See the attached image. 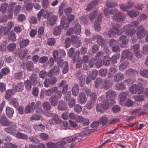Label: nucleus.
<instances>
[{"instance_id":"nucleus-1","label":"nucleus","mask_w":148,"mask_h":148,"mask_svg":"<svg viewBox=\"0 0 148 148\" xmlns=\"http://www.w3.org/2000/svg\"><path fill=\"white\" fill-rule=\"evenodd\" d=\"M80 136L81 134H77L72 136L65 138V139L67 143H71L70 146L71 148H72L79 141V137Z\"/></svg>"},{"instance_id":"nucleus-2","label":"nucleus","mask_w":148,"mask_h":148,"mask_svg":"<svg viewBox=\"0 0 148 148\" xmlns=\"http://www.w3.org/2000/svg\"><path fill=\"white\" fill-rule=\"evenodd\" d=\"M116 97V94L115 92L112 90H109L106 92V100H104L106 101V103H108V104H110L112 105L115 103L114 99Z\"/></svg>"},{"instance_id":"nucleus-3","label":"nucleus","mask_w":148,"mask_h":148,"mask_svg":"<svg viewBox=\"0 0 148 148\" xmlns=\"http://www.w3.org/2000/svg\"><path fill=\"white\" fill-rule=\"evenodd\" d=\"M46 114L48 116L53 117L49 121L48 123L50 125H56L60 123V117L57 115L52 113L47 112H46Z\"/></svg>"},{"instance_id":"nucleus-4","label":"nucleus","mask_w":148,"mask_h":148,"mask_svg":"<svg viewBox=\"0 0 148 148\" xmlns=\"http://www.w3.org/2000/svg\"><path fill=\"white\" fill-rule=\"evenodd\" d=\"M112 27L110 29L108 33V35L110 37H113L116 34L120 35L121 33L119 32V29L120 25L116 23H114L112 25Z\"/></svg>"},{"instance_id":"nucleus-5","label":"nucleus","mask_w":148,"mask_h":148,"mask_svg":"<svg viewBox=\"0 0 148 148\" xmlns=\"http://www.w3.org/2000/svg\"><path fill=\"white\" fill-rule=\"evenodd\" d=\"M97 95L96 93H93L90 100L88 101L85 106V107L88 110L91 109L93 106L96 103Z\"/></svg>"},{"instance_id":"nucleus-6","label":"nucleus","mask_w":148,"mask_h":148,"mask_svg":"<svg viewBox=\"0 0 148 148\" xmlns=\"http://www.w3.org/2000/svg\"><path fill=\"white\" fill-rule=\"evenodd\" d=\"M129 91L131 93L133 94H141L143 92V89L141 86L134 84L130 87Z\"/></svg>"},{"instance_id":"nucleus-7","label":"nucleus","mask_w":148,"mask_h":148,"mask_svg":"<svg viewBox=\"0 0 148 148\" xmlns=\"http://www.w3.org/2000/svg\"><path fill=\"white\" fill-rule=\"evenodd\" d=\"M40 106V103L38 101L36 104L34 102H32L31 104H29L25 109V112L27 114L30 112H32L34 111L35 108L39 107Z\"/></svg>"},{"instance_id":"nucleus-8","label":"nucleus","mask_w":148,"mask_h":148,"mask_svg":"<svg viewBox=\"0 0 148 148\" xmlns=\"http://www.w3.org/2000/svg\"><path fill=\"white\" fill-rule=\"evenodd\" d=\"M102 104L99 103L96 106V110L97 111L103 112L105 110L108 109L109 107V105L106 101L103 100Z\"/></svg>"},{"instance_id":"nucleus-9","label":"nucleus","mask_w":148,"mask_h":148,"mask_svg":"<svg viewBox=\"0 0 148 148\" xmlns=\"http://www.w3.org/2000/svg\"><path fill=\"white\" fill-rule=\"evenodd\" d=\"M147 32L143 26L140 25L137 29L136 35L138 39H143L146 34Z\"/></svg>"},{"instance_id":"nucleus-10","label":"nucleus","mask_w":148,"mask_h":148,"mask_svg":"<svg viewBox=\"0 0 148 148\" xmlns=\"http://www.w3.org/2000/svg\"><path fill=\"white\" fill-rule=\"evenodd\" d=\"M71 40L72 44L76 48L79 47L82 45V41L79 36L73 35L71 37Z\"/></svg>"},{"instance_id":"nucleus-11","label":"nucleus","mask_w":148,"mask_h":148,"mask_svg":"<svg viewBox=\"0 0 148 148\" xmlns=\"http://www.w3.org/2000/svg\"><path fill=\"white\" fill-rule=\"evenodd\" d=\"M49 79H46L44 82V84L45 87H48L50 85L53 86L57 82V79L54 77H51Z\"/></svg>"},{"instance_id":"nucleus-12","label":"nucleus","mask_w":148,"mask_h":148,"mask_svg":"<svg viewBox=\"0 0 148 148\" xmlns=\"http://www.w3.org/2000/svg\"><path fill=\"white\" fill-rule=\"evenodd\" d=\"M92 39L93 41L96 39L97 43L101 46L103 47L104 46L105 41L101 36L97 34H95L92 36Z\"/></svg>"},{"instance_id":"nucleus-13","label":"nucleus","mask_w":148,"mask_h":148,"mask_svg":"<svg viewBox=\"0 0 148 148\" xmlns=\"http://www.w3.org/2000/svg\"><path fill=\"white\" fill-rule=\"evenodd\" d=\"M129 96V92L127 91L121 93L119 96L120 104L121 105H123Z\"/></svg>"},{"instance_id":"nucleus-14","label":"nucleus","mask_w":148,"mask_h":148,"mask_svg":"<svg viewBox=\"0 0 148 148\" xmlns=\"http://www.w3.org/2000/svg\"><path fill=\"white\" fill-rule=\"evenodd\" d=\"M102 18V14H99L98 15L97 18L95 21L94 23V27L95 30L99 31L100 30V22H101Z\"/></svg>"},{"instance_id":"nucleus-15","label":"nucleus","mask_w":148,"mask_h":148,"mask_svg":"<svg viewBox=\"0 0 148 148\" xmlns=\"http://www.w3.org/2000/svg\"><path fill=\"white\" fill-rule=\"evenodd\" d=\"M60 69L58 67L55 66L54 67L51 69L49 71L48 76L51 77L53 75H57L60 73Z\"/></svg>"},{"instance_id":"nucleus-16","label":"nucleus","mask_w":148,"mask_h":148,"mask_svg":"<svg viewBox=\"0 0 148 148\" xmlns=\"http://www.w3.org/2000/svg\"><path fill=\"white\" fill-rule=\"evenodd\" d=\"M28 80L31 83L32 85L35 86L38 83L37 75L34 73L32 74L29 77Z\"/></svg>"},{"instance_id":"nucleus-17","label":"nucleus","mask_w":148,"mask_h":148,"mask_svg":"<svg viewBox=\"0 0 148 148\" xmlns=\"http://www.w3.org/2000/svg\"><path fill=\"white\" fill-rule=\"evenodd\" d=\"M41 16H43V18L45 19H47L49 17V14L47 12H45L44 9H42L37 14L38 18L39 21L40 20Z\"/></svg>"},{"instance_id":"nucleus-18","label":"nucleus","mask_w":148,"mask_h":148,"mask_svg":"<svg viewBox=\"0 0 148 148\" xmlns=\"http://www.w3.org/2000/svg\"><path fill=\"white\" fill-rule=\"evenodd\" d=\"M0 123L3 126H8L10 125V122L5 116H2L0 117Z\"/></svg>"},{"instance_id":"nucleus-19","label":"nucleus","mask_w":148,"mask_h":148,"mask_svg":"<svg viewBox=\"0 0 148 148\" xmlns=\"http://www.w3.org/2000/svg\"><path fill=\"white\" fill-rule=\"evenodd\" d=\"M112 18L113 19H115L118 22H121L124 21L125 16L121 13L119 12L112 16Z\"/></svg>"},{"instance_id":"nucleus-20","label":"nucleus","mask_w":148,"mask_h":148,"mask_svg":"<svg viewBox=\"0 0 148 148\" xmlns=\"http://www.w3.org/2000/svg\"><path fill=\"white\" fill-rule=\"evenodd\" d=\"M98 2V1L96 0L90 2L87 5L86 8L87 11H89L91 10L94 8L95 7Z\"/></svg>"},{"instance_id":"nucleus-21","label":"nucleus","mask_w":148,"mask_h":148,"mask_svg":"<svg viewBox=\"0 0 148 148\" xmlns=\"http://www.w3.org/2000/svg\"><path fill=\"white\" fill-rule=\"evenodd\" d=\"M68 108L67 104L62 100H60L58 104V109L59 110H64Z\"/></svg>"},{"instance_id":"nucleus-22","label":"nucleus","mask_w":148,"mask_h":148,"mask_svg":"<svg viewBox=\"0 0 148 148\" xmlns=\"http://www.w3.org/2000/svg\"><path fill=\"white\" fill-rule=\"evenodd\" d=\"M125 74L128 76H133L138 74L137 71L136 69L130 68L125 72Z\"/></svg>"},{"instance_id":"nucleus-23","label":"nucleus","mask_w":148,"mask_h":148,"mask_svg":"<svg viewBox=\"0 0 148 148\" xmlns=\"http://www.w3.org/2000/svg\"><path fill=\"white\" fill-rule=\"evenodd\" d=\"M79 102L82 104L84 103L87 101L85 94L83 92H81L78 97Z\"/></svg>"},{"instance_id":"nucleus-24","label":"nucleus","mask_w":148,"mask_h":148,"mask_svg":"<svg viewBox=\"0 0 148 148\" xmlns=\"http://www.w3.org/2000/svg\"><path fill=\"white\" fill-rule=\"evenodd\" d=\"M119 40L120 41H121L122 43L120 45L121 47H125V45L127 44L128 42V40L126 36L125 35H122L119 38Z\"/></svg>"},{"instance_id":"nucleus-25","label":"nucleus","mask_w":148,"mask_h":148,"mask_svg":"<svg viewBox=\"0 0 148 148\" xmlns=\"http://www.w3.org/2000/svg\"><path fill=\"white\" fill-rule=\"evenodd\" d=\"M117 71L116 67L114 66L111 67L109 69V72L108 74V78H112L115 73Z\"/></svg>"},{"instance_id":"nucleus-26","label":"nucleus","mask_w":148,"mask_h":148,"mask_svg":"<svg viewBox=\"0 0 148 148\" xmlns=\"http://www.w3.org/2000/svg\"><path fill=\"white\" fill-rule=\"evenodd\" d=\"M29 40L28 39L23 38L19 43V46L21 48H24L29 45Z\"/></svg>"},{"instance_id":"nucleus-27","label":"nucleus","mask_w":148,"mask_h":148,"mask_svg":"<svg viewBox=\"0 0 148 148\" xmlns=\"http://www.w3.org/2000/svg\"><path fill=\"white\" fill-rule=\"evenodd\" d=\"M58 89L57 87H53L51 88L46 90L45 91V95L47 96H49L54 93Z\"/></svg>"},{"instance_id":"nucleus-28","label":"nucleus","mask_w":148,"mask_h":148,"mask_svg":"<svg viewBox=\"0 0 148 148\" xmlns=\"http://www.w3.org/2000/svg\"><path fill=\"white\" fill-rule=\"evenodd\" d=\"M62 29L61 26L55 27L53 29V34L55 36L60 35Z\"/></svg>"},{"instance_id":"nucleus-29","label":"nucleus","mask_w":148,"mask_h":148,"mask_svg":"<svg viewBox=\"0 0 148 148\" xmlns=\"http://www.w3.org/2000/svg\"><path fill=\"white\" fill-rule=\"evenodd\" d=\"M114 77V81L116 82H118L119 81L123 79L124 76L122 73H116Z\"/></svg>"},{"instance_id":"nucleus-30","label":"nucleus","mask_w":148,"mask_h":148,"mask_svg":"<svg viewBox=\"0 0 148 148\" xmlns=\"http://www.w3.org/2000/svg\"><path fill=\"white\" fill-rule=\"evenodd\" d=\"M24 84L23 82H18L14 88V90L16 92H21L23 89Z\"/></svg>"},{"instance_id":"nucleus-31","label":"nucleus","mask_w":148,"mask_h":148,"mask_svg":"<svg viewBox=\"0 0 148 148\" xmlns=\"http://www.w3.org/2000/svg\"><path fill=\"white\" fill-rule=\"evenodd\" d=\"M5 111L8 117L11 118L14 113L13 109L9 106H7L6 108Z\"/></svg>"},{"instance_id":"nucleus-32","label":"nucleus","mask_w":148,"mask_h":148,"mask_svg":"<svg viewBox=\"0 0 148 148\" xmlns=\"http://www.w3.org/2000/svg\"><path fill=\"white\" fill-rule=\"evenodd\" d=\"M121 56H123L127 59H131L132 57V53L127 50H124L121 53Z\"/></svg>"},{"instance_id":"nucleus-33","label":"nucleus","mask_w":148,"mask_h":148,"mask_svg":"<svg viewBox=\"0 0 148 148\" xmlns=\"http://www.w3.org/2000/svg\"><path fill=\"white\" fill-rule=\"evenodd\" d=\"M34 64L32 61H28L26 64V67L28 71H32L34 69Z\"/></svg>"},{"instance_id":"nucleus-34","label":"nucleus","mask_w":148,"mask_h":148,"mask_svg":"<svg viewBox=\"0 0 148 148\" xmlns=\"http://www.w3.org/2000/svg\"><path fill=\"white\" fill-rule=\"evenodd\" d=\"M75 34L78 35L81 32V27L79 23H76L74 27Z\"/></svg>"},{"instance_id":"nucleus-35","label":"nucleus","mask_w":148,"mask_h":148,"mask_svg":"<svg viewBox=\"0 0 148 148\" xmlns=\"http://www.w3.org/2000/svg\"><path fill=\"white\" fill-rule=\"evenodd\" d=\"M34 128L35 130L43 131L45 130V127L41 124L38 125L34 124Z\"/></svg>"},{"instance_id":"nucleus-36","label":"nucleus","mask_w":148,"mask_h":148,"mask_svg":"<svg viewBox=\"0 0 148 148\" xmlns=\"http://www.w3.org/2000/svg\"><path fill=\"white\" fill-rule=\"evenodd\" d=\"M79 86L78 85L75 84L72 89L73 95L76 96L79 93Z\"/></svg>"},{"instance_id":"nucleus-37","label":"nucleus","mask_w":148,"mask_h":148,"mask_svg":"<svg viewBox=\"0 0 148 148\" xmlns=\"http://www.w3.org/2000/svg\"><path fill=\"white\" fill-rule=\"evenodd\" d=\"M23 71H20L14 74V77L16 79L20 80L23 77Z\"/></svg>"},{"instance_id":"nucleus-38","label":"nucleus","mask_w":148,"mask_h":148,"mask_svg":"<svg viewBox=\"0 0 148 148\" xmlns=\"http://www.w3.org/2000/svg\"><path fill=\"white\" fill-rule=\"evenodd\" d=\"M120 56V55L119 53H116L112 56L110 59V62L114 63L117 62V60L118 59Z\"/></svg>"},{"instance_id":"nucleus-39","label":"nucleus","mask_w":148,"mask_h":148,"mask_svg":"<svg viewBox=\"0 0 148 148\" xmlns=\"http://www.w3.org/2000/svg\"><path fill=\"white\" fill-rule=\"evenodd\" d=\"M16 137L18 138L23 140H26L28 138L27 135L20 132L17 133Z\"/></svg>"},{"instance_id":"nucleus-40","label":"nucleus","mask_w":148,"mask_h":148,"mask_svg":"<svg viewBox=\"0 0 148 148\" xmlns=\"http://www.w3.org/2000/svg\"><path fill=\"white\" fill-rule=\"evenodd\" d=\"M15 129L12 127H8L4 129L5 131L10 134L14 135L15 134Z\"/></svg>"},{"instance_id":"nucleus-41","label":"nucleus","mask_w":148,"mask_h":148,"mask_svg":"<svg viewBox=\"0 0 148 148\" xmlns=\"http://www.w3.org/2000/svg\"><path fill=\"white\" fill-rule=\"evenodd\" d=\"M5 147H2V148H17V145L11 143H5Z\"/></svg>"},{"instance_id":"nucleus-42","label":"nucleus","mask_w":148,"mask_h":148,"mask_svg":"<svg viewBox=\"0 0 148 148\" xmlns=\"http://www.w3.org/2000/svg\"><path fill=\"white\" fill-rule=\"evenodd\" d=\"M12 94V90L8 89L6 91L5 95V99L8 100L10 99Z\"/></svg>"},{"instance_id":"nucleus-43","label":"nucleus","mask_w":148,"mask_h":148,"mask_svg":"<svg viewBox=\"0 0 148 148\" xmlns=\"http://www.w3.org/2000/svg\"><path fill=\"white\" fill-rule=\"evenodd\" d=\"M28 53V50L27 49H25L20 52L19 55V58L21 60H23L25 57L26 56Z\"/></svg>"},{"instance_id":"nucleus-44","label":"nucleus","mask_w":148,"mask_h":148,"mask_svg":"<svg viewBox=\"0 0 148 148\" xmlns=\"http://www.w3.org/2000/svg\"><path fill=\"white\" fill-rule=\"evenodd\" d=\"M8 38L11 41H14L16 40V34L13 31H12L10 32L8 36Z\"/></svg>"},{"instance_id":"nucleus-45","label":"nucleus","mask_w":148,"mask_h":148,"mask_svg":"<svg viewBox=\"0 0 148 148\" xmlns=\"http://www.w3.org/2000/svg\"><path fill=\"white\" fill-rule=\"evenodd\" d=\"M42 106L44 109L46 111L49 110L51 108L50 104L47 102L43 103L42 104Z\"/></svg>"},{"instance_id":"nucleus-46","label":"nucleus","mask_w":148,"mask_h":148,"mask_svg":"<svg viewBox=\"0 0 148 148\" xmlns=\"http://www.w3.org/2000/svg\"><path fill=\"white\" fill-rule=\"evenodd\" d=\"M57 144L61 147H66L67 146V142L65 138L58 142Z\"/></svg>"},{"instance_id":"nucleus-47","label":"nucleus","mask_w":148,"mask_h":148,"mask_svg":"<svg viewBox=\"0 0 148 148\" xmlns=\"http://www.w3.org/2000/svg\"><path fill=\"white\" fill-rule=\"evenodd\" d=\"M58 99L54 97L51 96L49 99V101L50 103L53 106H56L58 104Z\"/></svg>"},{"instance_id":"nucleus-48","label":"nucleus","mask_w":148,"mask_h":148,"mask_svg":"<svg viewBox=\"0 0 148 148\" xmlns=\"http://www.w3.org/2000/svg\"><path fill=\"white\" fill-rule=\"evenodd\" d=\"M133 3H131L129 4V6H127L125 4H122L120 5V8L123 11H127V10L130 8L133 5Z\"/></svg>"},{"instance_id":"nucleus-49","label":"nucleus","mask_w":148,"mask_h":148,"mask_svg":"<svg viewBox=\"0 0 148 148\" xmlns=\"http://www.w3.org/2000/svg\"><path fill=\"white\" fill-rule=\"evenodd\" d=\"M9 32L6 27L2 26L0 28V34L1 35H7Z\"/></svg>"},{"instance_id":"nucleus-50","label":"nucleus","mask_w":148,"mask_h":148,"mask_svg":"<svg viewBox=\"0 0 148 148\" xmlns=\"http://www.w3.org/2000/svg\"><path fill=\"white\" fill-rule=\"evenodd\" d=\"M10 104L17 108L19 105L18 102L16 98H13L10 101Z\"/></svg>"},{"instance_id":"nucleus-51","label":"nucleus","mask_w":148,"mask_h":148,"mask_svg":"<svg viewBox=\"0 0 148 148\" xmlns=\"http://www.w3.org/2000/svg\"><path fill=\"white\" fill-rule=\"evenodd\" d=\"M3 140L7 142H10L12 139V138L10 136L6 135L5 134H1L0 136Z\"/></svg>"},{"instance_id":"nucleus-52","label":"nucleus","mask_w":148,"mask_h":148,"mask_svg":"<svg viewBox=\"0 0 148 148\" xmlns=\"http://www.w3.org/2000/svg\"><path fill=\"white\" fill-rule=\"evenodd\" d=\"M57 18V16H56L53 15L52 16L49 21V25H53L55 24Z\"/></svg>"},{"instance_id":"nucleus-53","label":"nucleus","mask_w":148,"mask_h":148,"mask_svg":"<svg viewBox=\"0 0 148 148\" xmlns=\"http://www.w3.org/2000/svg\"><path fill=\"white\" fill-rule=\"evenodd\" d=\"M127 13L130 16L133 17L137 16L139 14V12L136 10H130Z\"/></svg>"},{"instance_id":"nucleus-54","label":"nucleus","mask_w":148,"mask_h":148,"mask_svg":"<svg viewBox=\"0 0 148 148\" xmlns=\"http://www.w3.org/2000/svg\"><path fill=\"white\" fill-rule=\"evenodd\" d=\"M140 45L138 44H135L131 47L130 49L132 51L135 52L140 50Z\"/></svg>"},{"instance_id":"nucleus-55","label":"nucleus","mask_w":148,"mask_h":148,"mask_svg":"<svg viewBox=\"0 0 148 148\" xmlns=\"http://www.w3.org/2000/svg\"><path fill=\"white\" fill-rule=\"evenodd\" d=\"M8 6V4L6 2L3 3L1 5L0 11L3 14L5 13L7 9Z\"/></svg>"},{"instance_id":"nucleus-56","label":"nucleus","mask_w":148,"mask_h":148,"mask_svg":"<svg viewBox=\"0 0 148 148\" xmlns=\"http://www.w3.org/2000/svg\"><path fill=\"white\" fill-rule=\"evenodd\" d=\"M108 121V118L106 116H102L99 119V123L103 125H106Z\"/></svg>"},{"instance_id":"nucleus-57","label":"nucleus","mask_w":148,"mask_h":148,"mask_svg":"<svg viewBox=\"0 0 148 148\" xmlns=\"http://www.w3.org/2000/svg\"><path fill=\"white\" fill-rule=\"evenodd\" d=\"M68 101V104L69 107L71 108H72L75 105V99L73 98H71Z\"/></svg>"},{"instance_id":"nucleus-58","label":"nucleus","mask_w":148,"mask_h":148,"mask_svg":"<svg viewBox=\"0 0 148 148\" xmlns=\"http://www.w3.org/2000/svg\"><path fill=\"white\" fill-rule=\"evenodd\" d=\"M128 64V60L125 61L120 64L119 66V69L120 70H122L125 69Z\"/></svg>"},{"instance_id":"nucleus-59","label":"nucleus","mask_w":148,"mask_h":148,"mask_svg":"<svg viewBox=\"0 0 148 148\" xmlns=\"http://www.w3.org/2000/svg\"><path fill=\"white\" fill-rule=\"evenodd\" d=\"M140 75L145 78L148 77V69H144L140 72Z\"/></svg>"},{"instance_id":"nucleus-60","label":"nucleus","mask_w":148,"mask_h":148,"mask_svg":"<svg viewBox=\"0 0 148 148\" xmlns=\"http://www.w3.org/2000/svg\"><path fill=\"white\" fill-rule=\"evenodd\" d=\"M135 82V80L134 79H129L126 80H124L123 82V83H124L125 85L129 86L130 84Z\"/></svg>"},{"instance_id":"nucleus-61","label":"nucleus","mask_w":148,"mask_h":148,"mask_svg":"<svg viewBox=\"0 0 148 148\" xmlns=\"http://www.w3.org/2000/svg\"><path fill=\"white\" fill-rule=\"evenodd\" d=\"M7 44L6 42L0 43V51L5 52L6 51Z\"/></svg>"},{"instance_id":"nucleus-62","label":"nucleus","mask_w":148,"mask_h":148,"mask_svg":"<svg viewBox=\"0 0 148 148\" xmlns=\"http://www.w3.org/2000/svg\"><path fill=\"white\" fill-rule=\"evenodd\" d=\"M7 44L6 42L0 43V51L5 52L6 51Z\"/></svg>"},{"instance_id":"nucleus-63","label":"nucleus","mask_w":148,"mask_h":148,"mask_svg":"<svg viewBox=\"0 0 148 148\" xmlns=\"http://www.w3.org/2000/svg\"><path fill=\"white\" fill-rule=\"evenodd\" d=\"M73 110L77 113L80 112L82 110L81 106L79 104H77L74 106Z\"/></svg>"},{"instance_id":"nucleus-64","label":"nucleus","mask_w":148,"mask_h":148,"mask_svg":"<svg viewBox=\"0 0 148 148\" xmlns=\"http://www.w3.org/2000/svg\"><path fill=\"white\" fill-rule=\"evenodd\" d=\"M39 136L40 138L43 140H47L49 139L48 135L44 133H41Z\"/></svg>"}]
</instances>
